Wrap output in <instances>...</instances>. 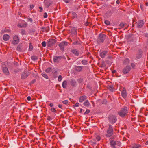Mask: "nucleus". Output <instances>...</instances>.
<instances>
[{
    "mask_svg": "<svg viewBox=\"0 0 148 148\" xmlns=\"http://www.w3.org/2000/svg\"><path fill=\"white\" fill-rule=\"evenodd\" d=\"M127 113V108L125 107L122 108L121 110L118 112V114L121 117H123L126 115Z\"/></svg>",
    "mask_w": 148,
    "mask_h": 148,
    "instance_id": "obj_1",
    "label": "nucleus"
},
{
    "mask_svg": "<svg viewBox=\"0 0 148 148\" xmlns=\"http://www.w3.org/2000/svg\"><path fill=\"white\" fill-rule=\"evenodd\" d=\"M56 40L54 39H50L48 40L47 45L48 47H51L53 45L56 43Z\"/></svg>",
    "mask_w": 148,
    "mask_h": 148,
    "instance_id": "obj_2",
    "label": "nucleus"
},
{
    "mask_svg": "<svg viewBox=\"0 0 148 148\" xmlns=\"http://www.w3.org/2000/svg\"><path fill=\"white\" fill-rule=\"evenodd\" d=\"M113 133V130L111 125H109V128L107 131V134L106 136H110Z\"/></svg>",
    "mask_w": 148,
    "mask_h": 148,
    "instance_id": "obj_3",
    "label": "nucleus"
},
{
    "mask_svg": "<svg viewBox=\"0 0 148 148\" xmlns=\"http://www.w3.org/2000/svg\"><path fill=\"white\" fill-rule=\"evenodd\" d=\"M109 121L112 123H114L116 121V119L115 116L114 115H111L109 118Z\"/></svg>",
    "mask_w": 148,
    "mask_h": 148,
    "instance_id": "obj_4",
    "label": "nucleus"
},
{
    "mask_svg": "<svg viewBox=\"0 0 148 148\" xmlns=\"http://www.w3.org/2000/svg\"><path fill=\"white\" fill-rule=\"evenodd\" d=\"M19 42L18 37L17 35L14 36L12 41V43L14 45L18 44Z\"/></svg>",
    "mask_w": 148,
    "mask_h": 148,
    "instance_id": "obj_5",
    "label": "nucleus"
},
{
    "mask_svg": "<svg viewBox=\"0 0 148 148\" xmlns=\"http://www.w3.org/2000/svg\"><path fill=\"white\" fill-rule=\"evenodd\" d=\"M68 45V42H63L59 44V46L61 50L64 51V47Z\"/></svg>",
    "mask_w": 148,
    "mask_h": 148,
    "instance_id": "obj_6",
    "label": "nucleus"
},
{
    "mask_svg": "<svg viewBox=\"0 0 148 148\" xmlns=\"http://www.w3.org/2000/svg\"><path fill=\"white\" fill-rule=\"evenodd\" d=\"M17 26L19 27H25L27 26V23L24 20H21L20 23L18 24Z\"/></svg>",
    "mask_w": 148,
    "mask_h": 148,
    "instance_id": "obj_7",
    "label": "nucleus"
},
{
    "mask_svg": "<svg viewBox=\"0 0 148 148\" xmlns=\"http://www.w3.org/2000/svg\"><path fill=\"white\" fill-rule=\"evenodd\" d=\"M130 66H127L125 67L124 68L123 70V72L124 74L128 73L130 71Z\"/></svg>",
    "mask_w": 148,
    "mask_h": 148,
    "instance_id": "obj_8",
    "label": "nucleus"
},
{
    "mask_svg": "<svg viewBox=\"0 0 148 148\" xmlns=\"http://www.w3.org/2000/svg\"><path fill=\"white\" fill-rule=\"evenodd\" d=\"M29 75L27 71V70L25 71L22 74L21 77L22 79H25Z\"/></svg>",
    "mask_w": 148,
    "mask_h": 148,
    "instance_id": "obj_9",
    "label": "nucleus"
},
{
    "mask_svg": "<svg viewBox=\"0 0 148 148\" xmlns=\"http://www.w3.org/2000/svg\"><path fill=\"white\" fill-rule=\"evenodd\" d=\"M62 58L61 56H56L53 58V60L55 62H58L60 61Z\"/></svg>",
    "mask_w": 148,
    "mask_h": 148,
    "instance_id": "obj_10",
    "label": "nucleus"
},
{
    "mask_svg": "<svg viewBox=\"0 0 148 148\" xmlns=\"http://www.w3.org/2000/svg\"><path fill=\"white\" fill-rule=\"evenodd\" d=\"M142 53L143 51L142 50L140 49L138 50L136 55V57L137 59H139L141 58Z\"/></svg>",
    "mask_w": 148,
    "mask_h": 148,
    "instance_id": "obj_11",
    "label": "nucleus"
},
{
    "mask_svg": "<svg viewBox=\"0 0 148 148\" xmlns=\"http://www.w3.org/2000/svg\"><path fill=\"white\" fill-rule=\"evenodd\" d=\"M99 37L100 40V42H103L105 39L106 35L103 34H100L99 35Z\"/></svg>",
    "mask_w": 148,
    "mask_h": 148,
    "instance_id": "obj_12",
    "label": "nucleus"
},
{
    "mask_svg": "<svg viewBox=\"0 0 148 148\" xmlns=\"http://www.w3.org/2000/svg\"><path fill=\"white\" fill-rule=\"evenodd\" d=\"M144 25L143 21V20H139L137 22V26L138 27H141Z\"/></svg>",
    "mask_w": 148,
    "mask_h": 148,
    "instance_id": "obj_13",
    "label": "nucleus"
},
{
    "mask_svg": "<svg viewBox=\"0 0 148 148\" xmlns=\"http://www.w3.org/2000/svg\"><path fill=\"white\" fill-rule=\"evenodd\" d=\"M122 95L123 98H125L127 96L126 91L125 88H123L122 89Z\"/></svg>",
    "mask_w": 148,
    "mask_h": 148,
    "instance_id": "obj_14",
    "label": "nucleus"
},
{
    "mask_svg": "<svg viewBox=\"0 0 148 148\" xmlns=\"http://www.w3.org/2000/svg\"><path fill=\"white\" fill-rule=\"evenodd\" d=\"M71 85L73 86H75L77 85V82L74 79H72L70 81Z\"/></svg>",
    "mask_w": 148,
    "mask_h": 148,
    "instance_id": "obj_15",
    "label": "nucleus"
},
{
    "mask_svg": "<svg viewBox=\"0 0 148 148\" xmlns=\"http://www.w3.org/2000/svg\"><path fill=\"white\" fill-rule=\"evenodd\" d=\"M2 70L4 73L6 75H8L9 74V72L8 69L6 67H3Z\"/></svg>",
    "mask_w": 148,
    "mask_h": 148,
    "instance_id": "obj_16",
    "label": "nucleus"
},
{
    "mask_svg": "<svg viewBox=\"0 0 148 148\" xmlns=\"http://www.w3.org/2000/svg\"><path fill=\"white\" fill-rule=\"evenodd\" d=\"M72 52L76 56H78L79 55V53L78 50L75 49H73L71 50Z\"/></svg>",
    "mask_w": 148,
    "mask_h": 148,
    "instance_id": "obj_17",
    "label": "nucleus"
},
{
    "mask_svg": "<svg viewBox=\"0 0 148 148\" xmlns=\"http://www.w3.org/2000/svg\"><path fill=\"white\" fill-rule=\"evenodd\" d=\"M10 37L9 35L7 34H5L3 35V39L4 40L6 41L9 40L10 38Z\"/></svg>",
    "mask_w": 148,
    "mask_h": 148,
    "instance_id": "obj_18",
    "label": "nucleus"
},
{
    "mask_svg": "<svg viewBox=\"0 0 148 148\" xmlns=\"http://www.w3.org/2000/svg\"><path fill=\"white\" fill-rule=\"evenodd\" d=\"M86 99V97L85 95L81 96L79 99V101L82 102Z\"/></svg>",
    "mask_w": 148,
    "mask_h": 148,
    "instance_id": "obj_19",
    "label": "nucleus"
},
{
    "mask_svg": "<svg viewBox=\"0 0 148 148\" xmlns=\"http://www.w3.org/2000/svg\"><path fill=\"white\" fill-rule=\"evenodd\" d=\"M82 69V67L81 66H76L75 67V71H81Z\"/></svg>",
    "mask_w": 148,
    "mask_h": 148,
    "instance_id": "obj_20",
    "label": "nucleus"
},
{
    "mask_svg": "<svg viewBox=\"0 0 148 148\" xmlns=\"http://www.w3.org/2000/svg\"><path fill=\"white\" fill-rule=\"evenodd\" d=\"M107 53L106 51H104L100 53V56L102 58H103L106 55Z\"/></svg>",
    "mask_w": 148,
    "mask_h": 148,
    "instance_id": "obj_21",
    "label": "nucleus"
},
{
    "mask_svg": "<svg viewBox=\"0 0 148 148\" xmlns=\"http://www.w3.org/2000/svg\"><path fill=\"white\" fill-rule=\"evenodd\" d=\"M71 33L74 35H76L77 34V29H76L75 28H73L71 30Z\"/></svg>",
    "mask_w": 148,
    "mask_h": 148,
    "instance_id": "obj_22",
    "label": "nucleus"
},
{
    "mask_svg": "<svg viewBox=\"0 0 148 148\" xmlns=\"http://www.w3.org/2000/svg\"><path fill=\"white\" fill-rule=\"evenodd\" d=\"M67 86V82L66 81H64L62 83V86L64 88H65Z\"/></svg>",
    "mask_w": 148,
    "mask_h": 148,
    "instance_id": "obj_23",
    "label": "nucleus"
},
{
    "mask_svg": "<svg viewBox=\"0 0 148 148\" xmlns=\"http://www.w3.org/2000/svg\"><path fill=\"white\" fill-rule=\"evenodd\" d=\"M84 105L88 107L90 105V103L88 100H86L84 103Z\"/></svg>",
    "mask_w": 148,
    "mask_h": 148,
    "instance_id": "obj_24",
    "label": "nucleus"
},
{
    "mask_svg": "<svg viewBox=\"0 0 148 148\" xmlns=\"http://www.w3.org/2000/svg\"><path fill=\"white\" fill-rule=\"evenodd\" d=\"M140 146V145L135 144L132 147V148H139Z\"/></svg>",
    "mask_w": 148,
    "mask_h": 148,
    "instance_id": "obj_25",
    "label": "nucleus"
},
{
    "mask_svg": "<svg viewBox=\"0 0 148 148\" xmlns=\"http://www.w3.org/2000/svg\"><path fill=\"white\" fill-rule=\"evenodd\" d=\"M111 145H116L117 144V143L115 141H112L110 142Z\"/></svg>",
    "mask_w": 148,
    "mask_h": 148,
    "instance_id": "obj_26",
    "label": "nucleus"
},
{
    "mask_svg": "<svg viewBox=\"0 0 148 148\" xmlns=\"http://www.w3.org/2000/svg\"><path fill=\"white\" fill-rule=\"evenodd\" d=\"M72 16L73 18H74L77 17V15L75 13L72 12Z\"/></svg>",
    "mask_w": 148,
    "mask_h": 148,
    "instance_id": "obj_27",
    "label": "nucleus"
},
{
    "mask_svg": "<svg viewBox=\"0 0 148 148\" xmlns=\"http://www.w3.org/2000/svg\"><path fill=\"white\" fill-rule=\"evenodd\" d=\"M31 58L32 60L34 61H35L37 60V57L35 56H32L31 57Z\"/></svg>",
    "mask_w": 148,
    "mask_h": 148,
    "instance_id": "obj_28",
    "label": "nucleus"
},
{
    "mask_svg": "<svg viewBox=\"0 0 148 148\" xmlns=\"http://www.w3.org/2000/svg\"><path fill=\"white\" fill-rule=\"evenodd\" d=\"M130 61V60L129 59L127 58L124 61V62L125 63H129Z\"/></svg>",
    "mask_w": 148,
    "mask_h": 148,
    "instance_id": "obj_29",
    "label": "nucleus"
},
{
    "mask_svg": "<svg viewBox=\"0 0 148 148\" xmlns=\"http://www.w3.org/2000/svg\"><path fill=\"white\" fill-rule=\"evenodd\" d=\"M104 23L108 25H109L110 24V22L107 20H105Z\"/></svg>",
    "mask_w": 148,
    "mask_h": 148,
    "instance_id": "obj_30",
    "label": "nucleus"
},
{
    "mask_svg": "<svg viewBox=\"0 0 148 148\" xmlns=\"http://www.w3.org/2000/svg\"><path fill=\"white\" fill-rule=\"evenodd\" d=\"M51 111L52 112H55V113H56V108H52L51 109Z\"/></svg>",
    "mask_w": 148,
    "mask_h": 148,
    "instance_id": "obj_31",
    "label": "nucleus"
},
{
    "mask_svg": "<svg viewBox=\"0 0 148 148\" xmlns=\"http://www.w3.org/2000/svg\"><path fill=\"white\" fill-rule=\"evenodd\" d=\"M51 68H49L46 69L45 71L47 73H49L51 71Z\"/></svg>",
    "mask_w": 148,
    "mask_h": 148,
    "instance_id": "obj_32",
    "label": "nucleus"
},
{
    "mask_svg": "<svg viewBox=\"0 0 148 148\" xmlns=\"http://www.w3.org/2000/svg\"><path fill=\"white\" fill-rule=\"evenodd\" d=\"M16 49L18 51H21V47L20 45H18Z\"/></svg>",
    "mask_w": 148,
    "mask_h": 148,
    "instance_id": "obj_33",
    "label": "nucleus"
},
{
    "mask_svg": "<svg viewBox=\"0 0 148 148\" xmlns=\"http://www.w3.org/2000/svg\"><path fill=\"white\" fill-rule=\"evenodd\" d=\"M42 76L45 78L47 79L48 78V76L46 74H42Z\"/></svg>",
    "mask_w": 148,
    "mask_h": 148,
    "instance_id": "obj_34",
    "label": "nucleus"
},
{
    "mask_svg": "<svg viewBox=\"0 0 148 148\" xmlns=\"http://www.w3.org/2000/svg\"><path fill=\"white\" fill-rule=\"evenodd\" d=\"M33 48V47L31 44H30L29 49L30 51L32 50Z\"/></svg>",
    "mask_w": 148,
    "mask_h": 148,
    "instance_id": "obj_35",
    "label": "nucleus"
},
{
    "mask_svg": "<svg viewBox=\"0 0 148 148\" xmlns=\"http://www.w3.org/2000/svg\"><path fill=\"white\" fill-rule=\"evenodd\" d=\"M62 79V77L61 75H59L58 78V80L60 82L61 81Z\"/></svg>",
    "mask_w": 148,
    "mask_h": 148,
    "instance_id": "obj_36",
    "label": "nucleus"
},
{
    "mask_svg": "<svg viewBox=\"0 0 148 148\" xmlns=\"http://www.w3.org/2000/svg\"><path fill=\"white\" fill-rule=\"evenodd\" d=\"M46 45V42L45 41L43 42L42 43V45L43 47H45Z\"/></svg>",
    "mask_w": 148,
    "mask_h": 148,
    "instance_id": "obj_37",
    "label": "nucleus"
},
{
    "mask_svg": "<svg viewBox=\"0 0 148 148\" xmlns=\"http://www.w3.org/2000/svg\"><path fill=\"white\" fill-rule=\"evenodd\" d=\"M62 103L63 104L66 105L68 104V101L67 100H65V101H63L62 102Z\"/></svg>",
    "mask_w": 148,
    "mask_h": 148,
    "instance_id": "obj_38",
    "label": "nucleus"
},
{
    "mask_svg": "<svg viewBox=\"0 0 148 148\" xmlns=\"http://www.w3.org/2000/svg\"><path fill=\"white\" fill-rule=\"evenodd\" d=\"M96 140L97 141H99L100 140V137L99 136H97L96 138Z\"/></svg>",
    "mask_w": 148,
    "mask_h": 148,
    "instance_id": "obj_39",
    "label": "nucleus"
},
{
    "mask_svg": "<svg viewBox=\"0 0 148 148\" xmlns=\"http://www.w3.org/2000/svg\"><path fill=\"white\" fill-rule=\"evenodd\" d=\"M21 33L22 35L25 34V31L24 30H22L21 31Z\"/></svg>",
    "mask_w": 148,
    "mask_h": 148,
    "instance_id": "obj_40",
    "label": "nucleus"
},
{
    "mask_svg": "<svg viewBox=\"0 0 148 148\" xmlns=\"http://www.w3.org/2000/svg\"><path fill=\"white\" fill-rule=\"evenodd\" d=\"M82 64L85 65L86 63V62L85 60H83L82 61Z\"/></svg>",
    "mask_w": 148,
    "mask_h": 148,
    "instance_id": "obj_41",
    "label": "nucleus"
},
{
    "mask_svg": "<svg viewBox=\"0 0 148 148\" xmlns=\"http://www.w3.org/2000/svg\"><path fill=\"white\" fill-rule=\"evenodd\" d=\"M125 26V24H124L123 23H120V27H123L124 26Z\"/></svg>",
    "mask_w": 148,
    "mask_h": 148,
    "instance_id": "obj_42",
    "label": "nucleus"
},
{
    "mask_svg": "<svg viewBox=\"0 0 148 148\" xmlns=\"http://www.w3.org/2000/svg\"><path fill=\"white\" fill-rule=\"evenodd\" d=\"M90 112V110H87L85 113H84V114H88V113H89V112Z\"/></svg>",
    "mask_w": 148,
    "mask_h": 148,
    "instance_id": "obj_43",
    "label": "nucleus"
},
{
    "mask_svg": "<svg viewBox=\"0 0 148 148\" xmlns=\"http://www.w3.org/2000/svg\"><path fill=\"white\" fill-rule=\"evenodd\" d=\"M47 14L46 13H45L44 14V17L45 18H47Z\"/></svg>",
    "mask_w": 148,
    "mask_h": 148,
    "instance_id": "obj_44",
    "label": "nucleus"
},
{
    "mask_svg": "<svg viewBox=\"0 0 148 148\" xmlns=\"http://www.w3.org/2000/svg\"><path fill=\"white\" fill-rule=\"evenodd\" d=\"M79 104L78 103H76L75 105H74V106L75 107H78L79 106Z\"/></svg>",
    "mask_w": 148,
    "mask_h": 148,
    "instance_id": "obj_45",
    "label": "nucleus"
},
{
    "mask_svg": "<svg viewBox=\"0 0 148 148\" xmlns=\"http://www.w3.org/2000/svg\"><path fill=\"white\" fill-rule=\"evenodd\" d=\"M27 99L28 101H30L31 99V97L30 96H28L27 97Z\"/></svg>",
    "mask_w": 148,
    "mask_h": 148,
    "instance_id": "obj_46",
    "label": "nucleus"
},
{
    "mask_svg": "<svg viewBox=\"0 0 148 148\" xmlns=\"http://www.w3.org/2000/svg\"><path fill=\"white\" fill-rule=\"evenodd\" d=\"M64 1L66 3L69 2L70 0H64Z\"/></svg>",
    "mask_w": 148,
    "mask_h": 148,
    "instance_id": "obj_47",
    "label": "nucleus"
},
{
    "mask_svg": "<svg viewBox=\"0 0 148 148\" xmlns=\"http://www.w3.org/2000/svg\"><path fill=\"white\" fill-rule=\"evenodd\" d=\"M51 118L50 116H48L47 117V119L48 120H50L51 119Z\"/></svg>",
    "mask_w": 148,
    "mask_h": 148,
    "instance_id": "obj_48",
    "label": "nucleus"
},
{
    "mask_svg": "<svg viewBox=\"0 0 148 148\" xmlns=\"http://www.w3.org/2000/svg\"><path fill=\"white\" fill-rule=\"evenodd\" d=\"M78 42L77 41H76L75 42H74L73 43V44H78Z\"/></svg>",
    "mask_w": 148,
    "mask_h": 148,
    "instance_id": "obj_49",
    "label": "nucleus"
},
{
    "mask_svg": "<svg viewBox=\"0 0 148 148\" xmlns=\"http://www.w3.org/2000/svg\"><path fill=\"white\" fill-rule=\"evenodd\" d=\"M39 8L40 9V11L41 12L42 11V7H39Z\"/></svg>",
    "mask_w": 148,
    "mask_h": 148,
    "instance_id": "obj_50",
    "label": "nucleus"
},
{
    "mask_svg": "<svg viewBox=\"0 0 148 148\" xmlns=\"http://www.w3.org/2000/svg\"><path fill=\"white\" fill-rule=\"evenodd\" d=\"M116 3L117 4H119L120 3V1L119 0H117L116 1Z\"/></svg>",
    "mask_w": 148,
    "mask_h": 148,
    "instance_id": "obj_51",
    "label": "nucleus"
},
{
    "mask_svg": "<svg viewBox=\"0 0 148 148\" xmlns=\"http://www.w3.org/2000/svg\"><path fill=\"white\" fill-rule=\"evenodd\" d=\"M58 106L59 108H61L62 106L61 105H60V104H59L58 105Z\"/></svg>",
    "mask_w": 148,
    "mask_h": 148,
    "instance_id": "obj_52",
    "label": "nucleus"
},
{
    "mask_svg": "<svg viewBox=\"0 0 148 148\" xmlns=\"http://www.w3.org/2000/svg\"><path fill=\"white\" fill-rule=\"evenodd\" d=\"M53 103H50L49 104V106L50 107H52L53 106Z\"/></svg>",
    "mask_w": 148,
    "mask_h": 148,
    "instance_id": "obj_53",
    "label": "nucleus"
},
{
    "mask_svg": "<svg viewBox=\"0 0 148 148\" xmlns=\"http://www.w3.org/2000/svg\"><path fill=\"white\" fill-rule=\"evenodd\" d=\"M33 7H34V6L33 5H31L30 6V8L31 9H32L33 8Z\"/></svg>",
    "mask_w": 148,
    "mask_h": 148,
    "instance_id": "obj_54",
    "label": "nucleus"
},
{
    "mask_svg": "<svg viewBox=\"0 0 148 148\" xmlns=\"http://www.w3.org/2000/svg\"><path fill=\"white\" fill-rule=\"evenodd\" d=\"M145 4L146 6H148V2H146Z\"/></svg>",
    "mask_w": 148,
    "mask_h": 148,
    "instance_id": "obj_55",
    "label": "nucleus"
},
{
    "mask_svg": "<svg viewBox=\"0 0 148 148\" xmlns=\"http://www.w3.org/2000/svg\"><path fill=\"white\" fill-rule=\"evenodd\" d=\"M116 71L115 70H113L112 71V73H115L116 72Z\"/></svg>",
    "mask_w": 148,
    "mask_h": 148,
    "instance_id": "obj_56",
    "label": "nucleus"
},
{
    "mask_svg": "<svg viewBox=\"0 0 148 148\" xmlns=\"http://www.w3.org/2000/svg\"><path fill=\"white\" fill-rule=\"evenodd\" d=\"M142 6H143V5H140L141 8V10H143V8H142Z\"/></svg>",
    "mask_w": 148,
    "mask_h": 148,
    "instance_id": "obj_57",
    "label": "nucleus"
},
{
    "mask_svg": "<svg viewBox=\"0 0 148 148\" xmlns=\"http://www.w3.org/2000/svg\"><path fill=\"white\" fill-rule=\"evenodd\" d=\"M131 66L133 67L134 66V64L133 63H132L131 64Z\"/></svg>",
    "mask_w": 148,
    "mask_h": 148,
    "instance_id": "obj_58",
    "label": "nucleus"
},
{
    "mask_svg": "<svg viewBox=\"0 0 148 148\" xmlns=\"http://www.w3.org/2000/svg\"><path fill=\"white\" fill-rule=\"evenodd\" d=\"M88 24H89L88 22H87V23H86V26H88Z\"/></svg>",
    "mask_w": 148,
    "mask_h": 148,
    "instance_id": "obj_59",
    "label": "nucleus"
},
{
    "mask_svg": "<svg viewBox=\"0 0 148 148\" xmlns=\"http://www.w3.org/2000/svg\"><path fill=\"white\" fill-rule=\"evenodd\" d=\"M82 109H80V113L82 112Z\"/></svg>",
    "mask_w": 148,
    "mask_h": 148,
    "instance_id": "obj_60",
    "label": "nucleus"
},
{
    "mask_svg": "<svg viewBox=\"0 0 148 148\" xmlns=\"http://www.w3.org/2000/svg\"><path fill=\"white\" fill-rule=\"evenodd\" d=\"M145 144L147 145L148 144V141L146 142Z\"/></svg>",
    "mask_w": 148,
    "mask_h": 148,
    "instance_id": "obj_61",
    "label": "nucleus"
},
{
    "mask_svg": "<svg viewBox=\"0 0 148 148\" xmlns=\"http://www.w3.org/2000/svg\"><path fill=\"white\" fill-rule=\"evenodd\" d=\"M3 65H4V64H3V63H2V64H1V66H3Z\"/></svg>",
    "mask_w": 148,
    "mask_h": 148,
    "instance_id": "obj_62",
    "label": "nucleus"
},
{
    "mask_svg": "<svg viewBox=\"0 0 148 148\" xmlns=\"http://www.w3.org/2000/svg\"><path fill=\"white\" fill-rule=\"evenodd\" d=\"M29 20H30V21H31V22H32V19H31V18H30L29 19Z\"/></svg>",
    "mask_w": 148,
    "mask_h": 148,
    "instance_id": "obj_63",
    "label": "nucleus"
},
{
    "mask_svg": "<svg viewBox=\"0 0 148 148\" xmlns=\"http://www.w3.org/2000/svg\"><path fill=\"white\" fill-rule=\"evenodd\" d=\"M113 148H116L115 147H113Z\"/></svg>",
    "mask_w": 148,
    "mask_h": 148,
    "instance_id": "obj_64",
    "label": "nucleus"
}]
</instances>
